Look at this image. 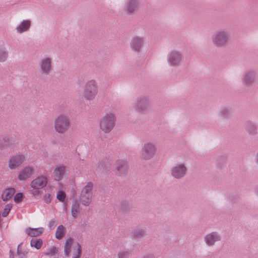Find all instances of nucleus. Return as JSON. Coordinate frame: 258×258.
I'll return each instance as SVG.
<instances>
[{
  "label": "nucleus",
  "mask_w": 258,
  "mask_h": 258,
  "mask_svg": "<svg viewBox=\"0 0 258 258\" xmlns=\"http://www.w3.org/2000/svg\"><path fill=\"white\" fill-rule=\"evenodd\" d=\"M81 246L77 242H74L71 238L67 239L64 246V252L67 256L72 258H79L81 253Z\"/></svg>",
  "instance_id": "nucleus-1"
},
{
  "label": "nucleus",
  "mask_w": 258,
  "mask_h": 258,
  "mask_svg": "<svg viewBox=\"0 0 258 258\" xmlns=\"http://www.w3.org/2000/svg\"><path fill=\"white\" fill-rule=\"evenodd\" d=\"M98 92V86L97 82L94 80H91L85 83L82 95L85 100L91 101L96 98Z\"/></svg>",
  "instance_id": "nucleus-2"
},
{
  "label": "nucleus",
  "mask_w": 258,
  "mask_h": 258,
  "mask_svg": "<svg viewBox=\"0 0 258 258\" xmlns=\"http://www.w3.org/2000/svg\"><path fill=\"white\" fill-rule=\"evenodd\" d=\"M71 127V121L68 116L60 114L55 117L54 120L55 131L59 134H65Z\"/></svg>",
  "instance_id": "nucleus-3"
},
{
  "label": "nucleus",
  "mask_w": 258,
  "mask_h": 258,
  "mask_svg": "<svg viewBox=\"0 0 258 258\" xmlns=\"http://www.w3.org/2000/svg\"><path fill=\"white\" fill-rule=\"evenodd\" d=\"M115 122V117L112 113L105 114L100 119V128L104 133L110 132L113 128Z\"/></svg>",
  "instance_id": "nucleus-4"
},
{
  "label": "nucleus",
  "mask_w": 258,
  "mask_h": 258,
  "mask_svg": "<svg viewBox=\"0 0 258 258\" xmlns=\"http://www.w3.org/2000/svg\"><path fill=\"white\" fill-rule=\"evenodd\" d=\"M93 184L91 182L85 183L83 187L80 197V201L85 206L90 204L93 197Z\"/></svg>",
  "instance_id": "nucleus-5"
},
{
  "label": "nucleus",
  "mask_w": 258,
  "mask_h": 258,
  "mask_svg": "<svg viewBox=\"0 0 258 258\" xmlns=\"http://www.w3.org/2000/svg\"><path fill=\"white\" fill-rule=\"evenodd\" d=\"M229 34L224 30H218L214 33L213 36V43L217 47H224L229 40Z\"/></svg>",
  "instance_id": "nucleus-6"
},
{
  "label": "nucleus",
  "mask_w": 258,
  "mask_h": 258,
  "mask_svg": "<svg viewBox=\"0 0 258 258\" xmlns=\"http://www.w3.org/2000/svg\"><path fill=\"white\" fill-rule=\"evenodd\" d=\"M26 158V155L22 153L12 156L8 161V167L12 170H15L25 161Z\"/></svg>",
  "instance_id": "nucleus-7"
},
{
  "label": "nucleus",
  "mask_w": 258,
  "mask_h": 258,
  "mask_svg": "<svg viewBox=\"0 0 258 258\" xmlns=\"http://www.w3.org/2000/svg\"><path fill=\"white\" fill-rule=\"evenodd\" d=\"M156 152V148L153 143H146L142 149L141 157L145 160L150 159L155 155Z\"/></svg>",
  "instance_id": "nucleus-8"
},
{
  "label": "nucleus",
  "mask_w": 258,
  "mask_h": 258,
  "mask_svg": "<svg viewBox=\"0 0 258 258\" xmlns=\"http://www.w3.org/2000/svg\"><path fill=\"white\" fill-rule=\"evenodd\" d=\"M48 179L47 176L41 175L34 179L30 183V186L33 189H41L46 186Z\"/></svg>",
  "instance_id": "nucleus-9"
},
{
  "label": "nucleus",
  "mask_w": 258,
  "mask_h": 258,
  "mask_svg": "<svg viewBox=\"0 0 258 258\" xmlns=\"http://www.w3.org/2000/svg\"><path fill=\"white\" fill-rule=\"evenodd\" d=\"M35 172L33 166L28 165L25 166L19 172L18 175V179L20 181H25L29 178Z\"/></svg>",
  "instance_id": "nucleus-10"
},
{
  "label": "nucleus",
  "mask_w": 258,
  "mask_h": 258,
  "mask_svg": "<svg viewBox=\"0 0 258 258\" xmlns=\"http://www.w3.org/2000/svg\"><path fill=\"white\" fill-rule=\"evenodd\" d=\"M186 171L185 166L183 164H179L172 168L171 174L175 178H179L185 174Z\"/></svg>",
  "instance_id": "nucleus-11"
},
{
  "label": "nucleus",
  "mask_w": 258,
  "mask_h": 258,
  "mask_svg": "<svg viewBox=\"0 0 258 258\" xmlns=\"http://www.w3.org/2000/svg\"><path fill=\"white\" fill-rule=\"evenodd\" d=\"M51 68V58L48 57L43 58L40 62V72L42 74H47Z\"/></svg>",
  "instance_id": "nucleus-12"
},
{
  "label": "nucleus",
  "mask_w": 258,
  "mask_h": 258,
  "mask_svg": "<svg viewBox=\"0 0 258 258\" xmlns=\"http://www.w3.org/2000/svg\"><path fill=\"white\" fill-rule=\"evenodd\" d=\"M66 167L64 166H57L53 170V176L56 181L61 180L64 175Z\"/></svg>",
  "instance_id": "nucleus-13"
},
{
  "label": "nucleus",
  "mask_w": 258,
  "mask_h": 258,
  "mask_svg": "<svg viewBox=\"0 0 258 258\" xmlns=\"http://www.w3.org/2000/svg\"><path fill=\"white\" fill-rule=\"evenodd\" d=\"M117 174L122 175L125 173L128 170V166L126 162L122 160H118L116 162Z\"/></svg>",
  "instance_id": "nucleus-14"
},
{
  "label": "nucleus",
  "mask_w": 258,
  "mask_h": 258,
  "mask_svg": "<svg viewBox=\"0 0 258 258\" xmlns=\"http://www.w3.org/2000/svg\"><path fill=\"white\" fill-rule=\"evenodd\" d=\"M168 60L171 65H177L181 61V55L178 52H172L170 54Z\"/></svg>",
  "instance_id": "nucleus-15"
},
{
  "label": "nucleus",
  "mask_w": 258,
  "mask_h": 258,
  "mask_svg": "<svg viewBox=\"0 0 258 258\" xmlns=\"http://www.w3.org/2000/svg\"><path fill=\"white\" fill-rule=\"evenodd\" d=\"M81 211V208L79 202L77 200L73 201L71 208V214L73 217L74 218H76L78 216Z\"/></svg>",
  "instance_id": "nucleus-16"
},
{
  "label": "nucleus",
  "mask_w": 258,
  "mask_h": 258,
  "mask_svg": "<svg viewBox=\"0 0 258 258\" xmlns=\"http://www.w3.org/2000/svg\"><path fill=\"white\" fill-rule=\"evenodd\" d=\"M220 240L219 236L216 233H212L205 237V241L209 245H212L214 243Z\"/></svg>",
  "instance_id": "nucleus-17"
},
{
  "label": "nucleus",
  "mask_w": 258,
  "mask_h": 258,
  "mask_svg": "<svg viewBox=\"0 0 258 258\" xmlns=\"http://www.w3.org/2000/svg\"><path fill=\"white\" fill-rule=\"evenodd\" d=\"M44 231V229L42 227L38 228H27L26 232L28 235L31 237H36L41 235Z\"/></svg>",
  "instance_id": "nucleus-18"
},
{
  "label": "nucleus",
  "mask_w": 258,
  "mask_h": 258,
  "mask_svg": "<svg viewBox=\"0 0 258 258\" xmlns=\"http://www.w3.org/2000/svg\"><path fill=\"white\" fill-rule=\"evenodd\" d=\"M148 106V100L145 98H141L138 101L136 109L138 111L140 112L146 109Z\"/></svg>",
  "instance_id": "nucleus-19"
},
{
  "label": "nucleus",
  "mask_w": 258,
  "mask_h": 258,
  "mask_svg": "<svg viewBox=\"0 0 258 258\" xmlns=\"http://www.w3.org/2000/svg\"><path fill=\"white\" fill-rule=\"evenodd\" d=\"M30 25V21L24 20L20 25L16 28V30L19 33H22L27 31L29 29Z\"/></svg>",
  "instance_id": "nucleus-20"
},
{
  "label": "nucleus",
  "mask_w": 258,
  "mask_h": 258,
  "mask_svg": "<svg viewBox=\"0 0 258 258\" xmlns=\"http://www.w3.org/2000/svg\"><path fill=\"white\" fill-rule=\"evenodd\" d=\"M15 192L14 188H8L6 189L2 194V199L4 201H8L11 199Z\"/></svg>",
  "instance_id": "nucleus-21"
},
{
  "label": "nucleus",
  "mask_w": 258,
  "mask_h": 258,
  "mask_svg": "<svg viewBox=\"0 0 258 258\" xmlns=\"http://www.w3.org/2000/svg\"><path fill=\"white\" fill-rule=\"evenodd\" d=\"M143 40L139 37L134 38L132 42V47L135 51H139L141 47Z\"/></svg>",
  "instance_id": "nucleus-22"
},
{
  "label": "nucleus",
  "mask_w": 258,
  "mask_h": 258,
  "mask_svg": "<svg viewBox=\"0 0 258 258\" xmlns=\"http://www.w3.org/2000/svg\"><path fill=\"white\" fill-rule=\"evenodd\" d=\"M138 7L137 0H130L127 6V11L130 13L134 12Z\"/></svg>",
  "instance_id": "nucleus-23"
},
{
  "label": "nucleus",
  "mask_w": 258,
  "mask_h": 258,
  "mask_svg": "<svg viewBox=\"0 0 258 258\" xmlns=\"http://www.w3.org/2000/svg\"><path fill=\"white\" fill-rule=\"evenodd\" d=\"M66 230L63 225H61L58 226L55 232V237L58 239H60L64 235Z\"/></svg>",
  "instance_id": "nucleus-24"
},
{
  "label": "nucleus",
  "mask_w": 258,
  "mask_h": 258,
  "mask_svg": "<svg viewBox=\"0 0 258 258\" xmlns=\"http://www.w3.org/2000/svg\"><path fill=\"white\" fill-rule=\"evenodd\" d=\"M8 53L6 48L3 45H0V62L5 61L8 57Z\"/></svg>",
  "instance_id": "nucleus-25"
},
{
  "label": "nucleus",
  "mask_w": 258,
  "mask_h": 258,
  "mask_svg": "<svg viewBox=\"0 0 258 258\" xmlns=\"http://www.w3.org/2000/svg\"><path fill=\"white\" fill-rule=\"evenodd\" d=\"M30 245L32 247H34L36 249H39L42 245V241L40 239H32L30 242Z\"/></svg>",
  "instance_id": "nucleus-26"
},
{
  "label": "nucleus",
  "mask_w": 258,
  "mask_h": 258,
  "mask_svg": "<svg viewBox=\"0 0 258 258\" xmlns=\"http://www.w3.org/2000/svg\"><path fill=\"white\" fill-rule=\"evenodd\" d=\"M254 74L252 72H249L247 73L245 76L244 81L245 83L249 84L253 82L254 80Z\"/></svg>",
  "instance_id": "nucleus-27"
},
{
  "label": "nucleus",
  "mask_w": 258,
  "mask_h": 258,
  "mask_svg": "<svg viewBox=\"0 0 258 258\" xmlns=\"http://www.w3.org/2000/svg\"><path fill=\"white\" fill-rule=\"evenodd\" d=\"M66 197L65 192L62 190H59L57 192L56 199L60 201L63 202Z\"/></svg>",
  "instance_id": "nucleus-28"
},
{
  "label": "nucleus",
  "mask_w": 258,
  "mask_h": 258,
  "mask_svg": "<svg viewBox=\"0 0 258 258\" xmlns=\"http://www.w3.org/2000/svg\"><path fill=\"white\" fill-rule=\"evenodd\" d=\"M12 205L10 204H7L4 209V211L2 213V215L3 217H6L8 216V215L9 214L10 210L12 209Z\"/></svg>",
  "instance_id": "nucleus-29"
},
{
  "label": "nucleus",
  "mask_w": 258,
  "mask_h": 258,
  "mask_svg": "<svg viewBox=\"0 0 258 258\" xmlns=\"http://www.w3.org/2000/svg\"><path fill=\"white\" fill-rule=\"evenodd\" d=\"M23 198V195L22 193L17 194L14 197V201L17 203H20Z\"/></svg>",
  "instance_id": "nucleus-30"
},
{
  "label": "nucleus",
  "mask_w": 258,
  "mask_h": 258,
  "mask_svg": "<svg viewBox=\"0 0 258 258\" xmlns=\"http://www.w3.org/2000/svg\"><path fill=\"white\" fill-rule=\"evenodd\" d=\"M57 221L55 219H51L48 224V226L50 229H53L56 224H57Z\"/></svg>",
  "instance_id": "nucleus-31"
},
{
  "label": "nucleus",
  "mask_w": 258,
  "mask_h": 258,
  "mask_svg": "<svg viewBox=\"0 0 258 258\" xmlns=\"http://www.w3.org/2000/svg\"><path fill=\"white\" fill-rule=\"evenodd\" d=\"M130 253L127 251H120L118 254V258H127Z\"/></svg>",
  "instance_id": "nucleus-32"
},
{
  "label": "nucleus",
  "mask_w": 258,
  "mask_h": 258,
  "mask_svg": "<svg viewBox=\"0 0 258 258\" xmlns=\"http://www.w3.org/2000/svg\"><path fill=\"white\" fill-rule=\"evenodd\" d=\"M4 141L5 142V143H1V146L3 148L7 147L9 145V139L7 137H5L3 139Z\"/></svg>",
  "instance_id": "nucleus-33"
},
{
  "label": "nucleus",
  "mask_w": 258,
  "mask_h": 258,
  "mask_svg": "<svg viewBox=\"0 0 258 258\" xmlns=\"http://www.w3.org/2000/svg\"><path fill=\"white\" fill-rule=\"evenodd\" d=\"M44 199L45 202L47 204L50 203L51 201L50 195L49 194L45 195L44 197Z\"/></svg>",
  "instance_id": "nucleus-34"
},
{
  "label": "nucleus",
  "mask_w": 258,
  "mask_h": 258,
  "mask_svg": "<svg viewBox=\"0 0 258 258\" xmlns=\"http://www.w3.org/2000/svg\"><path fill=\"white\" fill-rule=\"evenodd\" d=\"M22 244L21 243L18 245V249H17V252L19 254H23L24 255L25 253H26V251L22 252L21 250V247L22 246Z\"/></svg>",
  "instance_id": "nucleus-35"
},
{
  "label": "nucleus",
  "mask_w": 258,
  "mask_h": 258,
  "mask_svg": "<svg viewBox=\"0 0 258 258\" xmlns=\"http://www.w3.org/2000/svg\"><path fill=\"white\" fill-rule=\"evenodd\" d=\"M144 231H141L139 233H138L137 232L135 233V236L137 237H140L141 236H143L144 235Z\"/></svg>",
  "instance_id": "nucleus-36"
},
{
  "label": "nucleus",
  "mask_w": 258,
  "mask_h": 258,
  "mask_svg": "<svg viewBox=\"0 0 258 258\" xmlns=\"http://www.w3.org/2000/svg\"><path fill=\"white\" fill-rule=\"evenodd\" d=\"M32 194L35 196H39L40 195V191L38 189H35V190L32 192Z\"/></svg>",
  "instance_id": "nucleus-37"
},
{
  "label": "nucleus",
  "mask_w": 258,
  "mask_h": 258,
  "mask_svg": "<svg viewBox=\"0 0 258 258\" xmlns=\"http://www.w3.org/2000/svg\"><path fill=\"white\" fill-rule=\"evenodd\" d=\"M10 255H9V258H14V255L12 253V252L11 251H10Z\"/></svg>",
  "instance_id": "nucleus-38"
},
{
  "label": "nucleus",
  "mask_w": 258,
  "mask_h": 258,
  "mask_svg": "<svg viewBox=\"0 0 258 258\" xmlns=\"http://www.w3.org/2000/svg\"><path fill=\"white\" fill-rule=\"evenodd\" d=\"M255 161H256V163L258 164V152H257V155H256Z\"/></svg>",
  "instance_id": "nucleus-39"
}]
</instances>
